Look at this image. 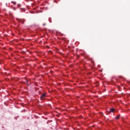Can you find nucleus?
Returning a JSON list of instances; mask_svg holds the SVG:
<instances>
[{
  "instance_id": "5",
  "label": "nucleus",
  "mask_w": 130,
  "mask_h": 130,
  "mask_svg": "<svg viewBox=\"0 0 130 130\" xmlns=\"http://www.w3.org/2000/svg\"><path fill=\"white\" fill-rule=\"evenodd\" d=\"M13 10H14V11H16V8H14Z\"/></svg>"
},
{
  "instance_id": "4",
  "label": "nucleus",
  "mask_w": 130,
  "mask_h": 130,
  "mask_svg": "<svg viewBox=\"0 0 130 130\" xmlns=\"http://www.w3.org/2000/svg\"><path fill=\"white\" fill-rule=\"evenodd\" d=\"M119 117H120V116H117L115 117V118H116V119H119Z\"/></svg>"
},
{
  "instance_id": "7",
  "label": "nucleus",
  "mask_w": 130,
  "mask_h": 130,
  "mask_svg": "<svg viewBox=\"0 0 130 130\" xmlns=\"http://www.w3.org/2000/svg\"><path fill=\"white\" fill-rule=\"evenodd\" d=\"M43 26H45V23H44V24H43Z\"/></svg>"
},
{
  "instance_id": "1",
  "label": "nucleus",
  "mask_w": 130,
  "mask_h": 130,
  "mask_svg": "<svg viewBox=\"0 0 130 130\" xmlns=\"http://www.w3.org/2000/svg\"><path fill=\"white\" fill-rule=\"evenodd\" d=\"M46 97V94L42 93L40 96V99H41V100H42V101H43V100H45Z\"/></svg>"
},
{
  "instance_id": "2",
  "label": "nucleus",
  "mask_w": 130,
  "mask_h": 130,
  "mask_svg": "<svg viewBox=\"0 0 130 130\" xmlns=\"http://www.w3.org/2000/svg\"><path fill=\"white\" fill-rule=\"evenodd\" d=\"M114 111V108H112L110 109V112H113Z\"/></svg>"
},
{
  "instance_id": "3",
  "label": "nucleus",
  "mask_w": 130,
  "mask_h": 130,
  "mask_svg": "<svg viewBox=\"0 0 130 130\" xmlns=\"http://www.w3.org/2000/svg\"><path fill=\"white\" fill-rule=\"evenodd\" d=\"M11 3L13 4V5H16V3L15 2H14V1H12Z\"/></svg>"
},
{
  "instance_id": "6",
  "label": "nucleus",
  "mask_w": 130,
  "mask_h": 130,
  "mask_svg": "<svg viewBox=\"0 0 130 130\" xmlns=\"http://www.w3.org/2000/svg\"><path fill=\"white\" fill-rule=\"evenodd\" d=\"M17 6H18V7H20V5H18Z\"/></svg>"
}]
</instances>
